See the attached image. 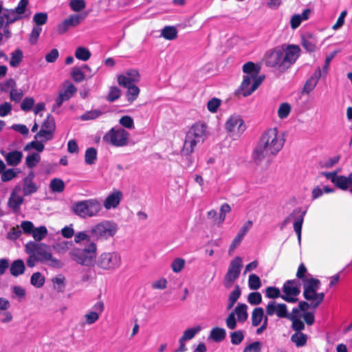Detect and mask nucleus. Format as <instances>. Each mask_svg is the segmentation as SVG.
Returning a JSON list of instances; mask_svg holds the SVG:
<instances>
[{
  "label": "nucleus",
  "mask_w": 352,
  "mask_h": 352,
  "mask_svg": "<svg viewBox=\"0 0 352 352\" xmlns=\"http://www.w3.org/2000/svg\"><path fill=\"white\" fill-rule=\"evenodd\" d=\"M283 294L281 298L291 303L298 300L297 296L300 292V284L296 280H287L283 287Z\"/></svg>",
  "instance_id": "obj_13"
},
{
  "label": "nucleus",
  "mask_w": 352,
  "mask_h": 352,
  "mask_svg": "<svg viewBox=\"0 0 352 352\" xmlns=\"http://www.w3.org/2000/svg\"><path fill=\"white\" fill-rule=\"evenodd\" d=\"M262 80L253 76H245L240 86V92L244 96H248L260 85Z\"/></svg>",
  "instance_id": "obj_14"
},
{
  "label": "nucleus",
  "mask_w": 352,
  "mask_h": 352,
  "mask_svg": "<svg viewBox=\"0 0 352 352\" xmlns=\"http://www.w3.org/2000/svg\"><path fill=\"white\" fill-rule=\"evenodd\" d=\"M291 340L297 347H302L307 344V336L302 332H296L292 336Z\"/></svg>",
  "instance_id": "obj_33"
},
{
  "label": "nucleus",
  "mask_w": 352,
  "mask_h": 352,
  "mask_svg": "<svg viewBox=\"0 0 352 352\" xmlns=\"http://www.w3.org/2000/svg\"><path fill=\"white\" fill-rule=\"evenodd\" d=\"M232 313L236 316L239 322L243 323L248 318V305L244 303H239Z\"/></svg>",
  "instance_id": "obj_26"
},
{
  "label": "nucleus",
  "mask_w": 352,
  "mask_h": 352,
  "mask_svg": "<svg viewBox=\"0 0 352 352\" xmlns=\"http://www.w3.org/2000/svg\"><path fill=\"white\" fill-rule=\"evenodd\" d=\"M86 17V14H72L65 19L57 27V32L59 34H64L70 28L78 26Z\"/></svg>",
  "instance_id": "obj_18"
},
{
  "label": "nucleus",
  "mask_w": 352,
  "mask_h": 352,
  "mask_svg": "<svg viewBox=\"0 0 352 352\" xmlns=\"http://www.w3.org/2000/svg\"><path fill=\"white\" fill-rule=\"evenodd\" d=\"M72 208L75 214L86 219L98 216L102 210V205L99 200L94 198L76 201Z\"/></svg>",
  "instance_id": "obj_6"
},
{
  "label": "nucleus",
  "mask_w": 352,
  "mask_h": 352,
  "mask_svg": "<svg viewBox=\"0 0 352 352\" xmlns=\"http://www.w3.org/2000/svg\"><path fill=\"white\" fill-rule=\"evenodd\" d=\"M231 211L230 206L227 204H223L220 207V213L218 218H217V225L221 226L226 219V214Z\"/></svg>",
  "instance_id": "obj_40"
},
{
  "label": "nucleus",
  "mask_w": 352,
  "mask_h": 352,
  "mask_svg": "<svg viewBox=\"0 0 352 352\" xmlns=\"http://www.w3.org/2000/svg\"><path fill=\"white\" fill-rule=\"evenodd\" d=\"M75 56L80 60L87 61L91 57V52L89 50L84 47H78L75 52Z\"/></svg>",
  "instance_id": "obj_46"
},
{
  "label": "nucleus",
  "mask_w": 352,
  "mask_h": 352,
  "mask_svg": "<svg viewBox=\"0 0 352 352\" xmlns=\"http://www.w3.org/2000/svg\"><path fill=\"white\" fill-rule=\"evenodd\" d=\"M140 79V75L138 70L134 69H129L118 76V82L120 86L126 87L134 85V83L138 82Z\"/></svg>",
  "instance_id": "obj_16"
},
{
  "label": "nucleus",
  "mask_w": 352,
  "mask_h": 352,
  "mask_svg": "<svg viewBox=\"0 0 352 352\" xmlns=\"http://www.w3.org/2000/svg\"><path fill=\"white\" fill-rule=\"evenodd\" d=\"M321 69L318 67L305 84L304 91L306 93H310L315 88L321 77Z\"/></svg>",
  "instance_id": "obj_24"
},
{
  "label": "nucleus",
  "mask_w": 352,
  "mask_h": 352,
  "mask_svg": "<svg viewBox=\"0 0 352 352\" xmlns=\"http://www.w3.org/2000/svg\"><path fill=\"white\" fill-rule=\"evenodd\" d=\"M104 304L102 301L96 302L91 309L84 315L85 324L91 325L96 323L104 311Z\"/></svg>",
  "instance_id": "obj_15"
},
{
  "label": "nucleus",
  "mask_w": 352,
  "mask_h": 352,
  "mask_svg": "<svg viewBox=\"0 0 352 352\" xmlns=\"http://www.w3.org/2000/svg\"><path fill=\"white\" fill-rule=\"evenodd\" d=\"M310 13V9H305L301 14L292 15L289 21L291 28L292 30L298 28L302 21H307L309 18Z\"/></svg>",
  "instance_id": "obj_22"
},
{
  "label": "nucleus",
  "mask_w": 352,
  "mask_h": 352,
  "mask_svg": "<svg viewBox=\"0 0 352 352\" xmlns=\"http://www.w3.org/2000/svg\"><path fill=\"white\" fill-rule=\"evenodd\" d=\"M209 131L206 123L197 122L195 123L186 133L182 153L189 155L195 151L196 146L204 142L208 137Z\"/></svg>",
  "instance_id": "obj_3"
},
{
  "label": "nucleus",
  "mask_w": 352,
  "mask_h": 352,
  "mask_svg": "<svg viewBox=\"0 0 352 352\" xmlns=\"http://www.w3.org/2000/svg\"><path fill=\"white\" fill-rule=\"evenodd\" d=\"M119 123L123 127L128 129H133L135 127L134 121L129 116H124L120 118Z\"/></svg>",
  "instance_id": "obj_60"
},
{
  "label": "nucleus",
  "mask_w": 352,
  "mask_h": 352,
  "mask_svg": "<svg viewBox=\"0 0 352 352\" xmlns=\"http://www.w3.org/2000/svg\"><path fill=\"white\" fill-rule=\"evenodd\" d=\"M296 276L298 279L301 280L302 286L305 285L307 279H316L311 274L307 272V270L303 263H301L298 269Z\"/></svg>",
  "instance_id": "obj_34"
},
{
  "label": "nucleus",
  "mask_w": 352,
  "mask_h": 352,
  "mask_svg": "<svg viewBox=\"0 0 352 352\" xmlns=\"http://www.w3.org/2000/svg\"><path fill=\"white\" fill-rule=\"evenodd\" d=\"M334 184L343 190H347L352 184V173L347 177L338 175Z\"/></svg>",
  "instance_id": "obj_29"
},
{
  "label": "nucleus",
  "mask_w": 352,
  "mask_h": 352,
  "mask_svg": "<svg viewBox=\"0 0 352 352\" xmlns=\"http://www.w3.org/2000/svg\"><path fill=\"white\" fill-rule=\"evenodd\" d=\"M97 158V151L93 148H89L85 151V161L87 164H94Z\"/></svg>",
  "instance_id": "obj_50"
},
{
  "label": "nucleus",
  "mask_w": 352,
  "mask_h": 352,
  "mask_svg": "<svg viewBox=\"0 0 352 352\" xmlns=\"http://www.w3.org/2000/svg\"><path fill=\"white\" fill-rule=\"evenodd\" d=\"M292 112V105L286 102H281L277 108V116L281 120L287 119Z\"/></svg>",
  "instance_id": "obj_27"
},
{
  "label": "nucleus",
  "mask_w": 352,
  "mask_h": 352,
  "mask_svg": "<svg viewBox=\"0 0 352 352\" xmlns=\"http://www.w3.org/2000/svg\"><path fill=\"white\" fill-rule=\"evenodd\" d=\"M53 133L41 129L40 131L35 135L34 138L36 140H41V141L47 142L52 140L53 138Z\"/></svg>",
  "instance_id": "obj_61"
},
{
  "label": "nucleus",
  "mask_w": 352,
  "mask_h": 352,
  "mask_svg": "<svg viewBox=\"0 0 352 352\" xmlns=\"http://www.w3.org/2000/svg\"><path fill=\"white\" fill-rule=\"evenodd\" d=\"M71 244L69 241H62L54 244L53 248L57 253L64 254L69 250Z\"/></svg>",
  "instance_id": "obj_62"
},
{
  "label": "nucleus",
  "mask_w": 352,
  "mask_h": 352,
  "mask_svg": "<svg viewBox=\"0 0 352 352\" xmlns=\"http://www.w3.org/2000/svg\"><path fill=\"white\" fill-rule=\"evenodd\" d=\"M72 76L73 79L77 82H82L84 79L87 78V74L82 71V68L74 67L72 71Z\"/></svg>",
  "instance_id": "obj_55"
},
{
  "label": "nucleus",
  "mask_w": 352,
  "mask_h": 352,
  "mask_svg": "<svg viewBox=\"0 0 352 352\" xmlns=\"http://www.w3.org/2000/svg\"><path fill=\"white\" fill-rule=\"evenodd\" d=\"M97 245L95 242H89L84 248H74L69 252L72 259L78 264L90 267L96 258Z\"/></svg>",
  "instance_id": "obj_5"
},
{
  "label": "nucleus",
  "mask_w": 352,
  "mask_h": 352,
  "mask_svg": "<svg viewBox=\"0 0 352 352\" xmlns=\"http://www.w3.org/2000/svg\"><path fill=\"white\" fill-rule=\"evenodd\" d=\"M38 190L37 186L34 183L32 177H27L23 180V192L25 196L30 195Z\"/></svg>",
  "instance_id": "obj_28"
},
{
  "label": "nucleus",
  "mask_w": 352,
  "mask_h": 352,
  "mask_svg": "<svg viewBox=\"0 0 352 352\" xmlns=\"http://www.w3.org/2000/svg\"><path fill=\"white\" fill-rule=\"evenodd\" d=\"M41 161V155L38 153H32L25 158V164L29 168L36 166Z\"/></svg>",
  "instance_id": "obj_45"
},
{
  "label": "nucleus",
  "mask_w": 352,
  "mask_h": 352,
  "mask_svg": "<svg viewBox=\"0 0 352 352\" xmlns=\"http://www.w3.org/2000/svg\"><path fill=\"white\" fill-rule=\"evenodd\" d=\"M129 133L122 127H113L107 132L102 140L107 144L116 147H123L129 144Z\"/></svg>",
  "instance_id": "obj_10"
},
{
  "label": "nucleus",
  "mask_w": 352,
  "mask_h": 352,
  "mask_svg": "<svg viewBox=\"0 0 352 352\" xmlns=\"http://www.w3.org/2000/svg\"><path fill=\"white\" fill-rule=\"evenodd\" d=\"M21 190V186H16L8 199V207L15 212H18L20 210L21 206L23 204L24 201L23 197L20 194Z\"/></svg>",
  "instance_id": "obj_19"
},
{
  "label": "nucleus",
  "mask_w": 352,
  "mask_h": 352,
  "mask_svg": "<svg viewBox=\"0 0 352 352\" xmlns=\"http://www.w3.org/2000/svg\"><path fill=\"white\" fill-rule=\"evenodd\" d=\"M185 266V260L182 258H176L171 263L170 267L173 272L179 273Z\"/></svg>",
  "instance_id": "obj_54"
},
{
  "label": "nucleus",
  "mask_w": 352,
  "mask_h": 352,
  "mask_svg": "<svg viewBox=\"0 0 352 352\" xmlns=\"http://www.w3.org/2000/svg\"><path fill=\"white\" fill-rule=\"evenodd\" d=\"M69 7L74 12H80L86 7V2L84 0H71Z\"/></svg>",
  "instance_id": "obj_56"
},
{
  "label": "nucleus",
  "mask_w": 352,
  "mask_h": 352,
  "mask_svg": "<svg viewBox=\"0 0 352 352\" xmlns=\"http://www.w3.org/2000/svg\"><path fill=\"white\" fill-rule=\"evenodd\" d=\"M226 335V331L224 329L221 327L213 328L210 334V338L215 342L222 341Z\"/></svg>",
  "instance_id": "obj_39"
},
{
  "label": "nucleus",
  "mask_w": 352,
  "mask_h": 352,
  "mask_svg": "<svg viewBox=\"0 0 352 352\" xmlns=\"http://www.w3.org/2000/svg\"><path fill=\"white\" fill-rule=\"evenodd\" d=\"M177 31L173 26L165 27L162 31V36L167 40H173L177 37Z\"/></svg>",
  "instance_id": "obj_52"
},
{
  "label": "nucleus",
  "mask_w": 352,
  "mask_h": 352,
  "mask_svg": "<svg viewBox=\"0 0 352 352\" xmlns=\"http://www.w3.org/2000/svg\"><path fill=\"white\" fill-rule=\"evenodd\" d=\"M118 231V226L115 221L102 220L91 227L90 233L94 240L105 241L113 238Z\"/></svg>",
  "instance_id": "obj_7"
},
{
  "label": "nucleus",
  "mask_w": 352,
  "mask_h": 352,
  "mask_svg": "<svg viewBox=\"0 0 352 352\" xmlns=\"http://www.w3.org/2000/svg\"><path fill=\"white\" fill-rule=\"evenodd\" d=\"M320 287V281L318 279L306 280L303 287V297L309 302L311 308L318 307L324 298V293L318 292Z\"/></svg>",
  "instance_id": "obj_8"
},
{
  "label": "nucleus",
  "mask_w": 352,
  "mask_h": 352,
  "mask_svg": "<svg viewBox=\"0 0 352 352\" xmlns=\"http://www.w3.org/2000/svg\"><path fill=\"white\" fill-rule=\"evenodd\" d=\"M55 121L52 116H48L43 122L41 129L54 133L55 131Z\"/></svg>",
  "instance_id": "obj_57"
},
{
  "label": "nucleus",
  "mask_w": 352,
  "mask_h": 352,
  "mask_svg": "<svg viewBox=\"0 0 352 352\" xmlns=\"http://www.w3.org/2000/svg\"><path fill=\"white\" fill-rule=\"evenodd\" d=\"M19 173V170L10 168L6 170L1 174V180L3 182H8L14 179L16 177L17 174Z\"/></svg>",
  "instance_id": "obj_64"
},
{
  "label": "nucleus",
  "mask_w": 352,
  "mask_h": 352,
  "mask_svg": "<svg viewBox=\"0 0 352 352\" xmlns=\"http://www.w3.org/2000/svg\"><path fill=\"white\" fill-rule=\"evenodd\" d=\"M283 296L280 291L276 287H267L265 289V296L268 298L275 299Z\"/></svg>",
  "instance_id": "obj_59"
},
{
  "label": "nucleus",
  "mask_w": 352,
  "mask_h": 352,
  "mask_svg": "<svg viewBox=\"0 0 352 352\" xmlns=\"http://www.w3.org/2000/svg\"><path fill=\"white\" fill-rule=\"evenodd\" d=\"M65 187L64 182L58 178H54L50 181V188L53 192H61Z\"/></svg>",
  "instance_id": "obj_41"
},
{
  "label": "nucleus",
  "mask_w": 352,
  "mask_h": 352,
  "mask_svg": "<svg viewBox=\"0 0 352 352\" xmlns=\"http://www.w3.org/2000/svg\"><path fill=\"white\" fill-rule=\"evenodd\" d=\"M25 270L24 262L18 259L14 261L10 265V274L14 276H18L24 273Z\"/></svg>",
  "instance_id": "obj_31"
},
{
  "label": "nucleus",
  "mask_w": 352,
  "mask_h": 352,
  "mask_svg": "<svg viewBox=\"0 0 352 352\" xmlns=\"http://www.w3.org/2000/svg\"><path fill=\"white\" fill-rule=\"evenodd\" d=\"M201 327L200 326H195L192 328L187 329L183 333L181 338L186 342L192 339L197 333L201 331Z\"/></svg>",
  "instance_id": "obj_44"
},
{
  "label": "nucleus",
  "mask_w": 352,
  "mask_h": 352,
  "mask_svg": "<svg viewBox=\"0 0 352 352\" xmlns=\"http://www.w3.org/2000/svg\"><path fill=\"white\" fill-rule=\"evenodd\" d=\"M43 141L36 140L28 143L25 147L24 151H29L30 149H35L38 153H41L44 148L45 146L43 144Z\"/></svg>",
  "instance_id": "obj_51"
},
{
  "label": "nucleus",
  "mask_w": 352,
  "mask_h": 352,
  "mask_svg": "<svg viewBox=\"0 0 352 352\" xmlns=\"http://www.w3.org/2000/svg\"><path fill=\"white\" fill-rule=\"evenodd\" d=\"M241 292L239 286L236 285L234 287V289L231 292V293L229 295L226 307L228 310H230L233 307L237 300L241 296Z\"/></svg>",
  "instance_id": "obj_32"
},
{
  "label": "nucleus",
  "mask_w": 352,
  "mask_h": 352,
  "mask_svg": "<svg viewBox=\"0 0 352 352\" xmlns=\"http://www.w3.org/2000/svg\"><path fill=\"white\" fill-rule=\"evenodd\" d=\"M285 142L284 134L277 128L266 130L252 153V160L259 163L265 157L276 155Z\"/></svg>",
  "instance_id": "obj_1"
},
{
  "label": "nucleus",
  "mask_w": 352,
  "mask_h": 352,
  "mask_svg": "<svg viewBox=\"0 0 352 352\" xmlns=\"http://www.w3.org/2000/svg\"><path fill=\"white\" fill-rule=\"evenodd\" d=\"M221 104V100L220 99L217 98H212L208 101L207 109L210 113H214L217 112Z\"/></svg>",
  "instance_id": "obj_53"
},
{
  "label": "nucleus",
  "mask_w": 352,
  "mask_h": 352,
  "mask_svg": "<svg viewBox=\"0 0 352 352\" xmlns=\"http://www.w3.org/2000/svg\"><path fill=\"white\" fill-rule=\"evenodd\" d=\"M91 234H88L85 231L78 232L74 234V242L77 244H80L83 241L86 242V244L89 242H94L91 239Z\"/></svg>",
  "instance_id": "obj_47"
},
{
  "label": "nucleus",
  "mask_w": 352,
  "mask_h": 352,
  "mask_svg": "<svg viewBox=\"0 0 352 352\" xmlns=\"http://www.w3.org/2000/svg\"><path fill=\"white\" fill-rule=\"evenodd\" d=\"M243 71L246 74L245 76H253L254 78H258L259 72L258 69L252 62H248L244 64L243 66Z\"/></svg>",
  "instance_id": "obj_42"
},
{
  "label": "nucleus",
  "mask_w": 352,
  "mask_h": 352,
  "mask_svg": "<svg viewBox=\"0 0 352 352\" xmlns=\"http://www.w3.org/2000/svg\"><path fill=\"white\" fill-rule=\"evenodd\" d=\"M268 316L264 315V310L262 307H256L253 309L251 314L252 325L258 327L267 318Z\"/></svg>",
  "instance_id": "obj_25"
},
{
  "label": "nucleus",
  "mask_w": 352,
  "mask_h": 352,
  "mask_svg": "<svg viewBox=\"0 0 352 352\" xmlns=\"http://www.w3.org/2000/svg\"><path fill=\"white\" fill-rule=\"evenodd\" d=\"M248 287L252 290H257L261 287V280L258 276L252 274L248 278Z\"/></svg>",
  "instance_id": "obj_48"
},
{
  "label": "nucleus",
  "mask_w": 352,
  "mask_h": 352,
  "mask_svg": "<svg viewBox=\"0 0 352 352\" xmlns=\"http://www.w3.org/2000/svg\"><path fill=\"white\" fill-rule=\"evenodd\" d=\"M4 16L6 17V25L9 27V25L14 22L21 19L20 15H19L14 9H5Z\"/></svg>",
  "instance_id": "obj_36"
},
{
  "label": "nucleus",
  "mask_w": 352,
  "mask_h": 352,
  "mask_svg": "<svg viewBox=\"0 0 352 352\" xmlns=\"http://www.w3.org/2000/svg\"><path fill=\"white\" fill-rule=\"evenodd\" d=\"M47 20V14L45 12H38L36 13L33 16V21L36 23V26L40 27V25L46 23Z\"/></svg>",
  "instance_id": "obj_63"
},
{
  "label": "nucleus",
  "mask_w": 352,
  "mask_h": 352,
  "mask_svg": "<svg viewBox=\"0 0 352 352\" xmlns=\"http://www.w3.org/2000/svg\"><path fill=\"white\" fill-rule=\"evenodd\" d=\"M318 38L315 34L307 33L302 38V45L305 49L309 52H315L318 47Z\"/></svg>",
  "instance_id": "obj_21"
},
{
  "label": "nucleus",
  "mask_w": 352,
  "mask_h": 352,
  "mask_svg": "<svg viewBox=\"0 0 352 352\" xmlns=\"http://www.w3.org/2000/svg\"><path fill=\"white\" fill-rule=\"evenodd\" d=\"M265 311L268 316L276 315L280 318H287L289 315L287 305L283 303H277L276 301L269 302L265 307Z\"/></svg>",
  "instance_id": "obj_17"
},
{
  "label": "nucleus",
  "mask_w": 352,
  "mask_h": 352,
  "mask_svg": "<svg viewBox=\"0 0 352 352\" xmlns=\"http://www.w3.org/2000/svg\"><path fill=\"white\" fill-rule=\"evenodd\" d=\"M23 52L20 49H16L10 54V65L12 67H17L23 60Z\"/></svg>",
  "instance_id": "obj_35"
},
{
  "label": "nucleus",
  "mask_w": 352,
  "mask_h": 352,
  "mask_svg": "<svg viewBox=\"0 0 352 352\" xmlns=\"http://www.w3.org/2000/svg\"><path fill=\"white\" fill-rule=\"evenodd\" d=\"M25 252L35 253L40 262L45 263L51 267L60 268L63 266L61 261L53 256L50 248L45 243L28 242L25 245Z\"/></svg>",
  "instance_id": "obj_4"
},
{
  "label": "nucleus",
  "mask_w": 352,
  "mask_h": 352,
  "mask_svg": "<svg viewBox=\"0 0 352 352\" xmlns=\"http://www.w3.org/2000/svg\"><path fill=\"white\" fill-rule=\"evenodd\" d=\"M121 264V256L117 252H102L96 260L97 267L105 271H114L118 269Z\"/></svg>",
  "instance_id": "obj_9"
},
{
  "label": "nucleus",
  "mask_w": 352,
  "mask_h": 352,
  "mask_svg": "<svg viewBox=\"0 0 352 352\" xmlns=\"http://www.w3.org/2000/svg\"><path fill=\"white\" fill-rule=\"evenodd\" d=\"M242 263V258L239 256H236L230 261L223 280V285L226 288H230L239 277Z\"/></svg>",
  "instance_id": "obj_12"
},
{
  "label": "nucleus",
  "mask_w": 352,
  "mask_h": 352,
  "mask_svg": "<svg viewBox=\"0 0 352 352\" xmlns=\"http://www.w3.org/2000/svg\"><path fill=\"white\" fill-rule=\"evenodd\" d=\"M287 318L292 321V328L296 332H301L305 329V324L301 320V314H298V311L296 309H293Z\"/></svg>",
  "instance_id": "obj_23"
},
{
  "label": "nucleus",
  "mask_w": 352,
  "mask_h": 352,
  "mask_svg": "<svg viewBox=\"0 0 352 352\" xmlns=\"http://www.w3.org/2000/svg\"><path fill=\"white\" fill-rule=\"evenodd\" d=\"M76 91V87L72 83L65 82L63 85V90H61L59 94L68 100L74 95Z\"/></svg>",
  "instance_id": "obj_37"
},
{
  "label": "nucleus",
  "mask_w": 352,
  "mask_h": 352,
  "mask_svg": "<svg viewBox=\"0 0 352 352\" xmlns=\"http://www.w3.org/2000/svg\"><path fill=\"white\" fill-rule=\"evenodd\" d=\"M47 234V228L44 226H42L38 228H34L32 236L36 241H41L44 238H45Z\"/></svg>",
  "instance_id": "obj_43"
},
{
  "label": "nucleus",
  "mask_w": 352,
  "mask_h": 352,
  "mask_svg": "<svg viewBox=\"0 0 352 352\" xmlns=\"http://www.w3.org/2000/svg\"><path fill=\"white\" fill-rule=\"evenodd\" d=\"M122 199V193L120 190H115L110 193L104 199L103 206L107 210L116 208Z\"/></svg>",
  "instance_id": "obj_20"
},
{
  "label": "nucleus",
  "mask_w": 352,
  "mask_h": 352,
  "mask_svg": "<svg viewBox=\"0 0 352 352\" xmlns=\"http://www.w3.org/2000/svg\"><path fill=\"white\" fill-rule=\"evenodd\" d=\"M224 127L230 137L233 139L239 138L246 129L242 117L236 113L230 116L225 122Z\"/></svg>",
  "instance_id": "obj_11"
},
{
  "label": "nucleus",
  "mask_w": 352,
  "mask_h": 352,
  "mask_svg": "<svg viewBox=\"0 0 352 352\" xmlns=\"http://www.w3.org/2000/svg\"><path fill=\"white\" fill-rule=\"evenodd\" d=\"M127 91L126 92V97L130 103H132L133 101H135L140 92V89L136 85H131L129 87H126Z\"/></svg>",
  "instance_id": "obj_38"
},
{
  "label": "nucleus",
  "mask_w": 352,
  "mask_h": 352,
  "mask_svg": "<svg viewBox=\"0 0 352 352\" xmlns=\"http://www.w3.org/2000/svg\"><path fill=\"white\" fill-rule=\"evenodd\" d=\"M30 282L33 286L41 288L45 283V277L41 273L35 272L32 275Z\"/></svg>",
  "instance_id": "obj_49"
},
{
  "label": "nucleus",
  "mask_w": 352,
  "mask_h": 352,
  "mask_svg": "<svg viewBox=\"0 0 352 352\" xmlns=\"http://www.w3.org/2000/svg\"><path fill=\"white\" fill-rule=\"evenodd\" d=\"M303 223V216L300 215L298 217L294 222V230L298 236V242L301 241V230Z\"/></svg>",
  "instance_id": "obj_58"
},
{
  "label": "nucleus",
  "mask_w": 352,
  "mask_h": 352,
  "mask_svg": "<svg viewBox=\"0 0 352 352\" xmlns=\"http://www.w3.org/2000/svg\"><path fill=\"white\" fill-rule=\"evenodd\" d=\"M23 157V154L21 151H14L9 152L5 156V159L10 166H16L18 165Z\"/></svg>",
  "instance_id": "obj_30"
},
{
  "label": "nucleus",
  "mask_w": 352,
  "mask_h": 352,
  "mask_svg": "<svg viewBox=\"0 0 352 352\" xmlns=\"http://www.w3.org/2000/svg\"><path fill=\"white\" fill-rule=\"evenodd\" d=\"M300 47L296 45L276 47L265 53V64L283 72L296 63L300 56Z\"/></svg>",
  "instance_id": "obj_2"
}]
</instances>
